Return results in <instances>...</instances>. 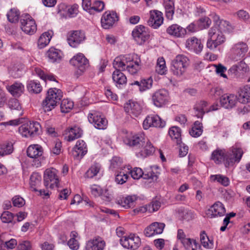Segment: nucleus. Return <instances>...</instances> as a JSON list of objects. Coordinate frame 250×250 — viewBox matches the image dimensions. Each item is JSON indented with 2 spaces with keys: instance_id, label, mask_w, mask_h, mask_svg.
Listing matches in <instances>:
<instances>
[{
  "instance_id": "nucleus-64",
  "label": "nucleus",
  "mask_w": 250,
  "mask_h": 250,
  "mask_svg": "<svg viewBox=\"0 0 250 250\" xmlns=\"http://www.w3.org/2000/svg\"><path fill=\"white\" fill-rule=\"evenodd\" d=\"M12 202L14 206L20 208L25 204V201L20 196H15L12 199Z\"/></svg>"
},
{
  "instance_id": "nucleus-62",
  "label": "nucleus",
  "mask_w": 250,
  "mask_h": 250,
  "mask_svg": "<svg viewBox=\"0 0 250 250\" xmlns=\"http://www.w3.org/2000/svg\"><path fill=\"white\" fill-rule=\"evenodd\" d=\"M0 218L2 222L9 223L12 221L13 215L10 212L5 211L1 214Z\"/></svg>"
},
{
  "instance_id": "nucleus-34",
  "label": "nucleus",
  "mask_w": 250,
  "mask_h": 250,
  "mask_svg": "<svg viewBox=\"0 0 250 250\" xmlns=\"http://www.w3.org/2000/svg\"><path fill=\"white\" fill-rule=\"evenodd\" d=\"M208 103L204 101L197 102L194 105L193 109L195 115L198 118L202 119L205 113H208Z\"/></svg>"
},
{
  "instance_id": "nucleus-22",
  "label": "nucleus",
  "mask_w": 250,
  "mask_h": 250,
  "mask_svg": "<svg viewBox=\"0 0 250 250\" xmlns=\"http://www.w3.org/2000/svg\"><path fill=\"white\" fill-rule=\"evenodd\" d=\"M225 213V208L220 202H215L206 212L207 215L209 218L222 216Z\"/></svg>"
},
{
  "instance_id": "nucleus-36",
  "label": "nucleus",
  "mask_w": 250,
  "mask_h": 250,
  "mask_svg": "<svg viewBox=\"0 0 250 250\" xmlns=\"http://www.w3.org/2000/svg\"><path fill=\"white\" fill-rule=\"evenodd\" d=\"M238 102L242 104H247L250 102V86L245 85L239 89L238 91Z\"/></svg>"
},
{
  "instance_id": "nucleus-7",
  "label": "nucleus",
  "mask_w": 250,
  "mask_h": 250,
  "mask_svg": "<svg viewBox=\"0 0 250 250\" xmlns=\"http://www.w3.org/2000/svg\"><path fill=\"white\" fill-rule=\"evenodd\" d=\"M69 62L77 69L76 74L78 76L81 75L89 66L88 59L82 53H78L74 55Z\"/></svg>"
},
{
  "instance_id": "nucleus-48",
  "label": "nucleus",
  "mask_w": 250,
  "mask_h": 250,
  "mask_svg": "<svg viewBox=\"0 0 250 250\" xmlns=\"http://www.w3.org/2000/svg\"><path fill=\"white\" fill-rule=\"evenodd\" d=\"M203 131V127L201 122L199 121H195L191 129L189 130L190 135L195 138L200 136Z\"/></svg>"
},
{
  "instance_id": "nucleus-6",
  "label": "nucleus",
  "mask_w": 250,
  "mask_h": 250,
  "mask_svg": "<svg viewBox=\"0 0 250 250\" xmlns=\"http://www.w3.org/2000/svg\"><path fill=\"white\" fill-rule=\"evenodd\" d=\"M248 49V45L246 42L243 41L237 42L233 43L230 47V56L234 61L241 60L245 57Z\"/></svg>"
},
{
  "instance_id": "nucleus-1",
  "label": "nucleus",
  "mask_w": 250,
  "mask_h": 250,
  "mask_svg": "<svg viewBox=\"0 0 250 250\" xmlns=\"http://www.w3.org/2000/svg\"><path fill=\"white\" fill-rule=\"evenodd\" d=\"M229 22L224 20L216 21L208 32L207 47L212 51L220 50L226 42L224 32L229 30Z\"/></svg>"
},
{
  "instance_id": "nucleus-15",
  "label": "nucleus",
  "mask_w": 250,
  "mask_h": 250,
  "mask_svg": "<svg viewBox=\"0 0 250 250\" xmlns=\"http://www.w3.org/2000/svg\"><path fill=\"white\" fill-rule=\"evenodd\" d=\"M88 120L97 129H104L107 127V120L99 112L94 111L90 113L88 116Z\"/></svg>"
},
{
  "instance_id": "nucleus-52",
  "label": "nucleus",
  "mask_w": 250,
  "mask_h": 250,
  "mask_svg": "<svg viewBox=\"0 0 250 250\" xmlns=\"http://www.w3.org/2000/svg\"><path fill=\"white\" fill-rule=\"evenodd\" d=\"M74 106L73 102L68 99H63L61 103V111L62 113H67L72 109Z\"/></svg>"
},
{
  "instance_id": "nucleus-51",
  "label": "nucleus",
  "mask_w": 250,
  "mask_h": 250,
  "mask_svg": "<svg viewBox=\"0 0 250 250\" xmlns=\"http://www.w3.org/2000/svg\"><path fill=\"white\" fill-rule=\"evenodd\" d=\"M13 151V147L12 143L0 144V157L10 154Z\"/></svg>"
},
{
  "instance_id": "nucleus-5",
  "label": "nucleus",
  "mask_w": 250,
  "mask_h": 250,
  "mask_svg": "<svg viewBox=\"0 0 250 250\" xmlns=\"http://www.w3.org/2000/svg\"><path fill=\"white\" fill-rule=\"evenodd\" d=\"M188 58L184 55H178L171 61V70L174 75L181 76L189 65Z\"/></svg>"
},
{
  "instance_id": "nucleus-12",
  "label": "nucleus",
  "mask_w": 250,
  "mask_h": 250,
  "mask_svg": "<svg viewBox=\"0 0 250 250\" xmlns=\"http://www.w3.org/2000/svg\"><path fill=\"white\" fill-rule=\"evenodd\" d=\"M131 34L135 41L140 45L144 43L149 38L148 29L143 25L136 26Z\"/></svg>"
},
{
  "instance_id": "nucleus-63",
  "label": "nucleus",
  "mask_w": 250,
  "mask_h": 250,
  "mask_svg": "<svg viewBox=\"0 0 250 250\" xmlns=\"http://www.w3.org/2000/svg\"><path fill=\"white\" fill-rule=\"evenodd\" d=\"M90 191L91 194L95 197H99L102 193V188L100 186L97 185H93L91 186Z\"/></svg>"
},
{
  "instance_id": "nucleus-19",
  "label": "nucleus",
  "mask_w": 250,
  "mask_h": 250,
  "mask_svg": "<svg viewBox=\"0 0 250 250\" xmlns=\"http://www.w3.org/2000/svg\"><path fill=\"white\" fill-rule=\"evenodd\" d=\"M118 20L117 13L114 11H106L101 18V24L104 29H108Z\"/></svg>"
},
{
  "instance_id": "nucleus-41",
  "label": "nucleus",
  "mask_w": 250,
  "mask_h": 250,
  "mask_svg": "<svg viewBox=\"0 0 250 250\" xmlns=\"http://www.w3.org/2000/svg\"><path fill=\"white\" fill-rule=\"evenodd\" d=\"M142 149L137 155L138 157L142 156L145 157L153 153L155 151V147L149 140H145L144 145L142 146Z\"/></svg>"
},
{
  "instance_id": "nucleus-13",
  "label": "nucleus",
  "mask_w": 250,
  "mask_h": 250,
  "mask_svg": "<svg viewBox=\"0 0 250 250\" xmlns=\"http://www.w3.org/2000/svg\"><path fill=\"white\" fill-rule=\"evenodd\" d=\"M120 243L125 248L136 250L141 246V241L137 234L130 233L121 238Z\"/></svg>"
},
{
  "instance_id": "nucleus-40",
  "label": "nucleus",
  "mask_w": 250,
  "mask_h": 250,
  "mask_svg": "<svg viewBox=\"0 0 250 250\" xmlns=\"http://www.w3.org/2000/svg\"><path fill=\"white\" fill-rule=\"evenodd\" d=\"M46 56L49 60L53 62H59L62 58V53L59 49L50 48L46 53Z\"/></svg>"
},
{
  "instance_id": "nucleus-53",
  "label": "nucleus",
  "mask_w": 250,
  "mask_h": 250,
  "mask_svg": "<svg viewBox=\"0 0 250 250\" xmlns=\"http://www.w3.org/2000/svg\"><path fill=\"white\" fill-rule=\"evenodd\" d=\"M200 241L202 245L205 248L211 249L213 247V241L210 240L204 232L200 234Z\"/></svg>"
},
{
  "instance_id": "nucleus-39",
  "label": "nucleus",
  "mask_w": 250,
  "mask_h": 250,
  "mask_svg": "<svg viewBox=\"0 0 250 250\" xmlns=\"http://www.w3.org/2000/svg\"><path fill=\"white\" fill-rule=\"evenodd\" d=\"M226 157V150L216 149L212 151L210 159L216 164H224Z\"/></svg>"
},
{
  "instance_id": "nucleus-49",
  "label": "nucleus",
  "mask_w": 250,
  "mask_h": 250,
  "mask_svg": "<svg viewBox=\"0 0 250 250\" xmlns=\"http://www.w3.org/2000/svg\"><path fill=\"white\" fill-rule=\"evenodd\" d=\"M27 88L30 93L38 94L42 90V87L39 82L36 80H31L27 83Z\"/></svg>"
},
{
  "instance_id": "nucleus-29",
  "label": "nucleus",
  "mask_w": 250,
  "mask_h": 250,
  "mask_svg": "<svg viewBox=\"0 0 250 250\" xmlns=\"http://www.w3.org/2000/svg\"><path fill=\"white\" fill-rule=\"evenodd\" d=\"M115 69V70L112 73L113 81L117 87L122 88L126 84V77L121 72L122 70L119 68Z\"/></svg>"
},
{
  "instance_id": "nucleus-38",
  "label": "nucleus",
  "mask_w": 250,
  "mask_h": 250,
  "mask_svg": "<svg viewBox=\"0 0 250 250\" xmlns=\"http://www.w3.org/2000/svg\"><path fill=\"white\" fill-rule=\"evenodd\" d=\"M66 135L68 141H73L81 137L83 134L82 130L79 127L75 126L68 128L66 130Z\"/></svg>"
},
{
  "instance_id": "nucleus-50",
  "label": "nucleus",
  "mask_w": 250,
  "mask_h": 250,
  "mask_svg": "<svg viewBox=\"0 0 250 250\" xmlns=\"http://www.w3.org/2000/svg\"><path fill=\"white\" fill-rule=\"evenodd\" d=\"M156 72L160 75H165L167 72L166 62L164 58L160 57L157 59L155 67Z\"/></svg>"
},
{
  "instance_id": "nucleus-17",
  "label": "nucleus",
  "mask_w": 250,
  "mask_h": 250,
  "mask_svg": "<svg viewBox=\"0 0 250 250\" xmlns=\"http://www.w3.org/2000/svg\"><path fill=\"white\" fill-rule=\"evenodd\" d=\"M21 29L26 34H34L37 30V25L33 19L29 15H25L21 20Z\"/></svg>"
},
{
  "instance_id": "nucleus-18",
  "label": "nucleus",
  "mask_w": 250,
  "mask_h": 250,
  "mask_svg": "<svg viewBox=\"0 0 250 250\" xmlns=\"http://www.w3.org/2000/svg\"><path fill=\"white\" fill-rule=\"evenodd\" d=\"M165 122L162 120L160 117L155 114H151L146 116L143 123L144 129H148L151 127H163Z\"/></svg>"
},
{
  "instance_id": "nucleus-4",
  "label": "nucleus",
  "mask_w": 250,
  "mask_h": 250,
  "mask_svg": "<svg viewBox=\"0 0 250 250\" xmlns=\"http://www.w3.org/2000/svg\"><path fill=\"white\" fill-rule=\"evenodd\" d=\"M62 97V91L58 88H51L47 92L45 99L43 101L42 105L45 111H51L54 108L57 103Z\"/></svg>"
},
{
  "instance_id": "nucleus-21",
  "label": "nucleus",
  "mask_w": 250,
  "mask_h": 250,
  "mask_svg": "<svg viewBox=\"0 0 250 250\" xmlns=\"http://www.w3.org/2000/svg\"><path fill=\"white\" fill-rule=\"evenodd\" d=\"M238 102L237 96L234 94H224L220 98V104L226 109H231L235 107Z\"/></svg>"
},
{
  "instance_id": "nucleus-57",
  "label": "nucleus",
  "mask_w": 250,
  "mask_h": 250,
  "mask_svg": "<svg viewBox=\"0 0 250 250\" xmlns=\"http://www.w3.org/2000/svg\"><path fill=\"white\" fill-rule=\"evenodd\" d=\"M211 23V21L207 17L201 18L198 21V25L200 30L208 28Z\"/></svg>"
},
{
  "instance_id": "nucleus-59",
  "label": "nucleus",
  "mask_w": 250,
  "mask_h": 250,
  "mask_svg": "<svg viewBox=\"0 0 250 250\" xmlns=\"http://www.w3.org/2000/svg\"><path fill=\"white\" fill-rule=\"evenodd\" d=\"M62 150V143L58 140L54 142L51 148V151L54 154L59 155L61 153Z\"/></svg>"
},
{
  "instance_id": "nucleus-30",
  "label": "nucleus",
  "mask_w": 250,
  "mask_h": 250,
  "mask_svg": "<svg viewBox=\"0 0 250 250\" xmlns=\"http://www.w3.org/2000/svg\"><path fill=\"white\" fill-rule=\"evenodd\" d=\"M153 81L152 77L144 78L140 81H136L132 83V85H136L139 87V91L141 92L151 89L152 87Z\"/></svg>"
},
{
  "instance_id": "nucleus-32",
  "label": "nucleus",
  "mask_w": 250,
  "mask_h": 250,
  "mask_svg": "<svg viewBox=\"0 0 250 250\" xmlns=\"http://www.w3.org/2000/svg\"><path fill=\"white\" fill-rule=\"evenodd\" d=\"M186 29L177 24H173L167 29V33L176 38H182L186 34Z\"/></svg>"
},
{
  "instance_id": "nucleus-46",
  "label": "nucleus",
  "mask_w": 250,
  "mask_h": 250,
  "mask_svg": "<svg viewBox=\"0 0 250 250\" xmlns=\"http://www.w3.org/2000/svg\"><path fill=\"white\" fill-rule=\"evenodd\" d=\"M209 178L211 182H217L224 187L228 186L230 183L229 179L224 175H211Z\"/></svg>"
},
{
  "instance_id": "nucleus-23",
  "label": "nucleus",
  "mask_w": 250,
  "mask_h": 250,
  "mask_svg": "<svg viewBox=\"0 0 250 250\" xmlns=\"http://www.w3.org/2000/svg\"><path fill=\"white\" fill-rule=\"evenodd\" d=\"M150 17L147 21L148 24L156 29L163 23L164 18L161 12L158 10H151L149 12Z\"/></svg>"
},
{
  "instance_id": "nucleus-37",
  "label": "nucleus",
  "mask_w": 250,
  "mask_h": 250,
  "mask_svg": "<svg viewBox=\"0 0 250 250\" xmlns=\"http://www.w3.org/2000/svg\"><path fill=\"white\" fill-rule=\"evenodd\" d=\"M6 89L13 96L18 97L24 91V86L21 83L16 82L11 85L7 86Z\"/></svg>"
},
{
  "instance_id": "nucleus-45",
  "label": "nucleus",
  "mask_w": 250,
  "mask_h": 250,
  "mask_svg": "<svg viewBox=\"0 0 250 250\" xmlns=\"http://www.w3.org/2000/svg\"><path fill=\"white\" fill-rule=\"evenodd\" d=\"M52 36V31H47L43 33L40 36L38 45L40 48H43L49 43Z\"/></svg>"
},
{
  "instance_id": "nucleus-35",
  "label": "nucleus",
  "mask_w": 250,
  "mask_h": 250,
  "mask_svg": "<svg viewBox=\"0 0 250 250\" xmlns=\"http://www.w3.org/2000/svg\"><path fill=\"white\" fill-rule=\"evenodd\" d=\"M248 67L247 64L243 61H240L237 64L233 65L231 66L228 71V73L229 76H235L240 71L247 72Z\"/></svg>"
},
{
  "instance_id": "nucleus-28",
  "label": "nucleus",
  "mask_w": 250,
  "mask_h": 250,
  "mask_svg": "<svg viewBox=\"0 0 250 250\" xmlns=\"http://www.w3.org/2000/svg\"><path fill=\"white\" fill-rule=\"evenodd\" d=\"M105 242L102 238L97 236L88 241L84 250H104Z\"/></svg>"
},
{
  "instance_id": "nucleus-56",
  "label": "nucleus",
  "mask_w": 250,
  "mask_h": 250,
  "mask_svg": "<svg viewBox=\"0 0 250 250\" xmlns=\"http://www.w3.org/2000/svg\"><path fill=\"white\" fill-rule=\"evenodd\" d=\"M128 178L126 173L123 171H118L115 175V182L118 184L122 185L126 182Z\"/></svg>"
},
{
  "instance_id": "nucleus-16",
  "label": "nucleus",
  "mask_w": 250,
  "mask_h": 250,
  "mask_svg": "<svg viewBox=\"0 0 250 250\" xmlns=\"http://www.w3.org/2000/svg\"><path fill=\"white\" fill-rule=\"evenodd\" d=\"M177 238L178 241L180 242L187 250H197L198 244L196 241L193 239L187 237L184 231L178 229L177 231Z\"/></svg>"
},
{
  "instance_id": "nucleus-42",
  "label": "nucleus",
  "mask_w": 250,
  "mask_h": 250,
  "mask_svg": "<svg viewBox=\"0 0 250 250\" xmlns=\"http://www.w3.org/2000/svg\"><path fill=\"white\" fill-rule=\"evenodd\" d=\"M42 176L38 172H33L30 176V187L31 189L34 190H37L41 184Z\"/></svg>"
},
{
  "instance_id": "nucleus-25",
  "label": "nucleus",
  "mask_w": 250,
  "mask_h": 250,
  "mask_svg": "<svg viewBox=\"0 0 250 250\" xmlns=\"http://www.w3.org/2000/svg\"><path fill=\"white\" fill-rule=\"evenodd\" d=\"M165 225L162 223L154 222L147 226L144 230V234L146 237H152L163 233Z\"/></svg>"
},
{
  "instance_id": "nucleus-24",
  "label": "nucleus",
  "mask_w": 250,
  "mask_h": 250,
  "mask_svg": "<svg viewBox=\"0 0 250 250\" xmlns=\"http://www.w3.org/2000/svg\"><path fill=\"white\" fill-rule=\"evenodd\" d=\"M185 47L188 50L199 54L202 51L203 45L200 39L192 37L186 40Z\"/></svg>"
},
{
  "instance_id": "nucleus-43",
  "label": "nucleus",
  "mask_w": 250,
  "mask_h": 250,
  "mask_svg": "<svg viewBox=\"0 0 250 250\" xmlns=\"http://www.w3.org/2000/svg\"><path fill=\"white\" fill-rule=\"evenodd\" d=\"M164 6L165 8L166 15L168 20L173 19L174 13V3L173 0H164Z\"/></svg>"
},
{
  "instance_id": "nucleus-20",
  "label": "nucleus",
  "mask_w": 250,
  "mask_h": 250,
  "mask_svg": "<svg viewBox=\"0 0 250 250\" xmlns=\"http://www.w3.org/2000/svg\"><path fill=\"white\" fill-rule=\"evenodd\" d=\"M85 38V34L83 31L76 30L70 33L67 38V41L70 46L75 48L82 43Z\"/></svg>"
},
{
  "instance_id": "nucleus-54",
  "label": "nucleus",
  "mask_w": 250,
  "mask_h": 250,
  "mask_svg": "<svg viewBox=\"0 0 250 250\" xmlns=\"http://www.w3.org/2000/svg\"><path fill=\"white\" fill-rule=\"evenodd\" d=\"M20 12L16 8H12L7 13V17L11 22H16L18 21L20 17Z\"/></svg>"
},
{
  "instance_id": "nucleus-44",
  "label": "nucleus",
  "mask_w": 250,
  "mask_h": 250,
  "mask_svg": "<svg viewBox=\"0 0 250 250\" xmlns=\"http://www.w3.org/2000/svg\"><path fill=\"white\" fill-rule=\"evenodd\" d=\"M168 134L171 139L177 144L181 142V129L176 126L170 127L168 131Z\"/></svg>"
},
{
  "instance_id": "nucleus-31",
  "label": "nucleus",
  "mask_w": 250,
  "mask_h": 250,
  "mask_svg": "<svg viewBox=\"0 0 250 250\" xmlns=\"http://www.w3.org/2000/svg\"><path fill=\"white\" fill-rule=\"evenodd\" d=\"M137 199L138 196L137 195H127L118 199L116 203L125 208H129L135 206Z\"/></svg>"
},
{
  "instance_id": "nucleus-61",
  "label": "nucleus",
  "mask_w": 250,
  "mask_h": 250,
  "mask_svg": "<svg viewBox=\"0 0 250 250\" xmlns=\"http://www.w3.org/2000/svg\"><path fill=\"white\" fill-rule=\"evenodd\" d=\"M8 106L11 110L20 111L21 107L19 101L16 99H12L8 101Z\"/></svg>"
},
{
  "instance_id": "nucleus-3",
  "label": "nucleus",
  "mask_w": 250,
  "mask_h": 250,
  "mask_svg": "<svg viewBox=\"0 0 250 250\" xmlns=\"http://www.w3.org/2000/svg\"><path fill=\"white\" fill-rule=\"evenodd\" d=\"M243 149L237 145L226 150L224 166L226 168H234L240 162L244 154Z\"/></svg>"
},
{
  "instance_id": "nucleus-47",
  "label": "nucleus",
  "mask_w": 250,
  "mask_h": 250,
  "mask_svg": "<svg viewBox=\"0 0 250 250\" xmlns=\"http://www.w3.org/2000/svg\"><path fill=\"white\" fill-rule=\"evenodd\" d=\"M102 171V167L100 164L94 163L91 166L85 173V177L89 178H92L97 176Z\"/></svg>"
},
{
  "instance_id": "nucleus-8",
  "label": "nucleus",
  "mask_w": 250,
  "mask_h": 250,
  "mask_svg": "<svg viewBox=\"0 0 250 250\" xmlns=\"http://www.w3.org/2000/svg\"><path fill=\"white\" fill-rule=\"evenodd\" d=\"M43 180L46 188L53 189L58 188L60 182L58 171L52 167L46 169L44 172Z\"/></svg>"
},
{
  "instance_id": "nucleus-10",
  "label": "nucleus",
  "mask_w": 250,
  "mask_h": 250,
  "mask_svg": "<svg viewBox=\"0 0 250 250\" xmlns=\"http://www.w3.org/2000/svg\"><path fill=\"white\" fill-rule=\"evenodd\" d=\"M41 130V126L37 122H29L23 124L19 128L20 133L25 137L39 134Z\"/></svg>"
},
{
  "instance_id": "nucleus-27",
  "label": "nucleus",
  "mask_w": 250,
  "mask_h": 250,
  "mask_svg": "<svg viewBox=\"0 0 250 250\" xmlns=\"http://www.w3.org/2000/svg\"><path fill=\"white\" fill-rule=\"evenodd\" d=\"M87 152V146L85 143L82 140H79L77 141L75 146L71 151L73 157L77 159L82 158Z\"/></svg>"
},
{
  "instance_id": "nucleus-26",
  "label": "nucleus",
  "mask_w": 250,
  "mask_h": 250,
  "mask_svg": "<svg viewBox=\"0 0 250 250\" xmlns=\"http://www.w3.org/2000/svg\"><path fill=\"white\" fill-rule=\"evenodd\" d=\"M125 112L132 118L139 116L142 112V107L137 102L129 101L124 106Z\"/></svg>"
},
{
  "instance_id": "nucleus-9",
  "label": "nucleus",
  "mask_w": 250,
  "mask_h": 250,
  "mask_svg": "<svg viewBox=\"0 0 250 250\" xmlns=\"http://www.w3.org/2000/svg\"><path fill=\"white\" fill-rule=\"evenodd\" d=\"M124 143L130 146L140 148L145 143V135L144 133L134 134L126 132L123 137Z\"/></svg>"
},
{
  "instance_id": "nucleus-58",
  "label": "nucleus",
  "mask_w": 250,
  "mask_h": 250,
  "mask_svg": "<svg viewBox=\"0 0 250 250\" xmlns=\"http://www.w3.org/2000/svg\"><path fill=\"white\" fill-rule=\"evenodd\" d=\"M223 89L218 86H214L211 88L209 94L212 99H216L222 95Z\"/></svg>"
},
{
  "instance_id": "nucleus-60",
  "label": "nucleus",
  "mask_w": 250,
  "mask_h": 250,
  "mask_svg": "<svg viewBox=\"0 0 250 250\" xmlns=\"http://www.w3.org/2000/svg\"><path fill=\"white\" fill-rule=\"evenodd\" d=\"M79 5L77 4H74L67 7V14L70 18L76 17L78 14Z\"/></svg>"
},
{
  "instance_id": "nucleus-14",
  "label": "nucleus",
  "mask_w": 250,
  "mask_h": 250,
  "mask_svg": "<svg viewBox=\"0 0 250 250\" xmlns=\"http://www.w3.org/2000/svg\"><path fill=\"white\" fill-rule=\"evenodd\" d=\"M43 150L42 147L38 145H32L28 146L27 149V154L28 157L34 159L32 165L36 167L41 166V157Z\"/></svg>"
},
{
  "instance_id": "nucleus-33",
  "label": "nucleus",
  "mask_w": 250,
  "mask_h": 250,
  "mask_svg": "<svg viewBox=\"0 0 250 250\" xmlns=\"http://www.w3.org/2000/svg\"><path fill=\"white\" fill-rule=\"evenodd\" d=\"M131 177L134 179H139L141 177H143L146 179H153L155 176L154 172L150 171L147 173H144L141 168L134 167L132 170L129 171Z\"/></svg>"
},
{
  "instance_id": "nucleus-11",
  "label": "nucleus",
  "mask_w": 250,
  "mask_h": 250,
  "mask_svg": "<svg viewBox=\"0 0 250 250\" xmlns=\"http://www.w3.org/2000/svg\"><path fill=\"white\" fill-rule=\"evenodd\" d=\"M169 99V92L165 89L157 90L151 95L152 102L157 107H162L166 105Z\"/></svg>"
},
{
  "instance_id": "nucleus-2",
  "label": "nucleus",
  "mask_w": 250,
  "mask_h": 250,
  "mask_svg": "<svg viewBox=\"0 0 250 250\" xmlns=\"http://www.w3.org/2000/svg\"><path fill=\"white\" fill-rule=\"evenodd\" d=\"M141 61L136 54H126L116 57L113 62L114 68L127 71L131 75L136 74L141 69Z\"/></svg>"
},
{
  "instance_id": "nucleus-55",
  "label": "nucleus",
  "mask_w": 250,
  "mask_h": 250,
  "mask_svg": "<svg viewBox=\"0 0 250 250\" xmlns=\"http://www.w3.org/2000/svg\"><path fill=\"white\" fill-rule=\"evenodd\" d=\"M213 66L215 68V71L216 73L221 77L223 78L228 79L227 75L225 73L227 70V68L225 66L221 63L218 64H213Z\"/></svg>"
}]
</instances>
